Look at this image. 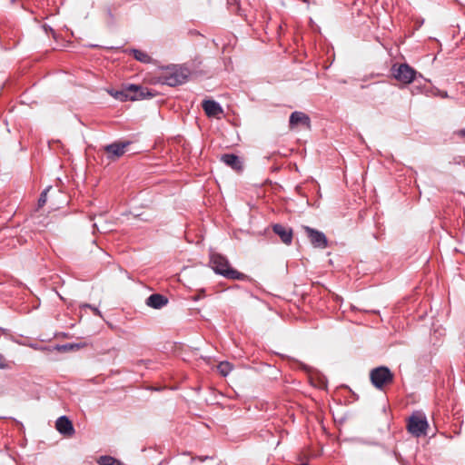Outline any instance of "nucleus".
<instances>
[{"mask_svg": "<svg viewBox=\"0 0 465 465\" xmlns=\"http://www.w3.org/2000/svg\"><path fill=\"white\" fill-rule=\"evenodd\" d=\"M133 54H134V58L139 62H142L144 64H150L153 62V58L147 53H145L143 51L134 49V50H133Z\"/></svg>", "mask_w": 465, "mask_h": 465, "instance_id": "2eb2a0df", "label": "nucleus"}, {"mask_svg": "<svg viewBox=\"0 0 465 465\" xmlns=\"http://www.w3.org/2000/svg\"><path fill=\"white\" fill-rule=\"evenodd\" d=\"M52 189V187H48L47 189H45L40 195V198L38 200V206L39 207H42L45 205V203H46V195H47V193Z\"/></svg>", "mask_w": 465, "mask_h": 465, "instance_id": "6ab92c4d", "label": "nucleus"}, {"mask_svg": "<svg viewBox=\"0 0 465 465\" xmlns=\"http://www.w3.org/2000/svg\"><path fill=\"white\" fill-rule=\"evenodd\" d=\"M168 303V299L162 294L153 293L146 300V305L154 309H161Z\"/></svg>", "mask_w": 465, "mask_h": 465, "instance_id": "ddd939ff", "label": "nucleus"}, {"mask_svg": "<svg viewBox=\"0 0 465 465\" xmlns=\"http://www.w3.org/2000/svg\"><path fill=\"white\" fill-rule=\"evenodd\" d=\"M109 94L120 101H136L147 97H153L154 94L149 91L148 88L139 84H128L121 91H109Z\"/></svg>", "mask_w": 465, "mask_h": 465, "instance_id": "f257e3e1", "label": "nucleus"}, {"mask_svg": "<svg viewBox=\"0 0 465 465\" xmlns=\"http://www.w3.org/2000/svg\"><path fill=\"white\" fill-rule=\"evenodd\" d=\"M272 230L275 234H277L282 242L287 245L292 243V230L289 227H286L282 224H274L272 226Z\"/></svg>", "mask_w": 465, "mask_h": 465, "instance_id": "f8f14e48", "label": "nucleus"}, {"mask_svg": "<svg viewBox=\"0 0 465 465\" xmlns=\"http://www.w3.org/2000/svg\"><path fill=\"white\" fill-rule=\"evenodd\" d=\"M392 74L397 81L403 84H411L417 74V72L407 64L393 65Z\"/></svg>", "mask_w": 465, "mask_h": 465, "instance_id": "423d86ee", "label": "nucleus"}, {"mask_svg": "<svg viewBox=\"0 0 465 465\" xmlns=\"http://www.w3.org/2000/svg\"><path fill=\"white\" fill-rule=\"evenodd\" d=\"M98 463L100 465H124L121 461L110 456L101 457Z\"/></svg>", "mask_w": 465, "mask_h": 465, "instance_id": "f3484780", "label": "nucleus"}, {"mask_svg": "<svg viewBox=\"0 0 465 465\" xmlns=\"http://www.w3.org/2000/svg\"><path fill=\"white\" fill-rule=\"evenodd\" d=\"M211 263L216 273L221 274L227 279L244 280L247 278L244 273L232 268L227 258L220 253L212 254Z\"/></svg>", "mask_w": 465, "mask_h": 465, "instance_id": "f03ea898", "label": "nucleus"}, {"mask_svg": "<svg viewBox=\"0 0 465 465\" xmlns=\"http://www.w3.org/2000/svg\"><path fill=\"white\" fill-rule=\"evenodd\" d=\"M222 161L235 171H241L242 169V162L235 154H223Z\"/></svg>", "mask_w": 465, "mask_h": 465, "instance_id": "4468645a", "label": "nucleus"}, {"mask_svg": "<svg viewBox=\"0 0 465 465\" xmlns=\"http://www.w3.org/2000/svg\"><path fill=\"white\" fill-rule=\"evenodd\" d=\"M56 430L66 437H71L74 433L72 421L66 416H61L55 422Z\"/></svg>", "mask_w": 465, "mask_h": 465, "instance_id": "1a4fd4ad", "label": "nucleus"}, {"mask_svg": "<svg viewBox=\"0 0 465 465\" xmlns=\"http://www.w3.org/2000/svg\"><path fill=\"white\" fill-rule=\"evenodd\" d=\"M428 426L425 416L420 413H415L409 418L407 430L411 435L420 437L427 434Z\"/></svg>", "mask_w": 465, "mask_h": 465, "instance_id": "39448f33", "label": "nucleus"}, {"mask_svg": "<svg viewBox=\"0 0 465 465\" xmlns=\"http://www.w3.org/2000/svg\"><path fill=\"white\" fill-rule=\"evenodd\" d=\"M289 124L291 129L297 127L299 124L305 126L307 129H310L311 127L309 116L304 113L298 111L292 113Z\"/></svg>", "mask_w": 465, "mask_h": 465, "instance_id": "9d476101", "label": "nucleus"}, {"mask_svg": "<svg viewBox=\"0 0 465 465\" xmlns=\"http://www.w3.org/2000/svg\"><path fill=\"white\" fill-rule=\"evenodd\" d=\"M12 367V361L6 360V358L0 353V369L5 370Z\"/></svg>", "mask_w": 465, "mask_h": 465, "instance_id": "a211bd4d", "label": "nucleus"}, {"mask_svg": "<svg viewBox=\"0 0 465 465\" xmlns=\"http://www.w3.org/2000/svg\"><path fill=\"white\" fill-rule=\"evenodd\" d=\"M189 72L185 68L173 66L167 68L159 77L163 84L176 86L186 82Z\"/></svg>", "mask_w": 465, "mask_h": 465, "instance_id": "7ed1b4c3", "label": "nucleus"}, {"mask_svg": "<svg viewBox=\"0 0 465 465\" xmlns=\"http://www.w3.org/2000/svg\"><path fill=\"white\" fill-rule=\"evenodd\" d=\"M131 144L129 141L114 142L105 145L104 151L110 161H115L124 154L127 147Z\"/></svg>", "mask_w": 465, "mask_h": 465, "instance_id": "0eeeda50", "label": "nucleus"}, {"mask_svg": "<svg viewBox=\"0 0 465 465\" xmlns=\"http://www.w3.org/2000/svg\"><path fill=\"white\" fill-rule=\"evenodd\" d=\"M80 344H76V343H71V344H66V345H64L63 348L64 350H78L80 348Z\"/></svg>", "mask_w": 465, "mask_h": 465, "instance_id": "aec40b11", "label": "nucleus"}, {"mask_svg": "<svg viewBox=\"0 0 465 465\" xmlns=\"http://www.w3.org/2000/svg\"><path fill=\"white\" fill-rule=\"evenodd\" d=\"M304 231L310 239L312 244L316 248H326L327 247V238L322 232L315 229L310 228L308 226H304Z\"/></svg>", "mask_w": 465, "mask_h": 465, "instance_id": "6e6552de", "label": "nucleus"}, {"mask_svg": "<svg viewBox=\"0 0 465 465\" xmlns=\"http://www.w3.org/2000/svg\"><path fill=\"white\" fill-rule=\"evenodd\" d=\"M370 380L376 389L382 390L393 382L394 374L388 367L380 366L371 371Z\"/></svg>", "mask_w": 465, "mask_h": 465, "instance_id": "20e7f679", "label": "nucleus"}, {"mask_svg": "<svg viewBox=\"0 0 465 465\" xmlns=\"http://www.w3.org/2000/svg\"><path fill=\"white\" fill-rule=\"evenodd\" d=\"M217 370L223 376H227L232 370V365L228 361H222L217 365Z\"/></svg>", "mask_w": 465, "mask_h": 465, "instance_id": "dca6fc26", "label": "nucleus"}, {"mask_svg": "<svg viewBox=\"0 0 465 465\" xmlns=\"http://www.w3.org/2000/svg\"><path fill=\"white\" fill-rule=\"evenodd\" d=\"M460 134H462V135H464V134H465V131H464V130H460Z\"/></svg>", "mask_w": 465, "mask_h": 465, "instance_id": "412c9836", "label": "nucleus"}, {"mask_svg": "<svg viewBox=\"0 0 465 465\" xmlns=\"http://www.w3.org/2000/svg\"><path fill=\"white\" fill-rule=\"evenodd\" d=\"M202 107L209 117H219V115L223 114L222 106L213 100H203Z\"/></svg>", "mask_w": 465, "mask_h": 465, "instance_id": "9b49d317", "label": "nucleus"}]
</instances>
